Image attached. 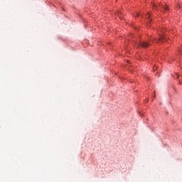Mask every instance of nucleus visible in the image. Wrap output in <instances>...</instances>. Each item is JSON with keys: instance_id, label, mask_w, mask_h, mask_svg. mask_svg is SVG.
<instances>
[{"instance_id": "1", "label": "nucleus", "mask_w": 182, "mask_h": 182, "mask_svg": "<svg viewBox=\"0 0 182 182\" xmlns=\"http://www.w3.org/2000/svg\"><path fill=\"white\" fill-rule=\"evenodd\" d=\"M150 43L147 42V41H144L142 43H140L138 44V46H141V48H147L148 46H150Z\"/></svg>"}, {"instance_id": "3", "label": "nucleus", "mask_w": 182, "mask_h": 182, "mask_svg": "<svg viewBox=\"0 0 182 182\" xmlns=\"http://www.w3.org/2000/svg\"><path fill=\"white\" fill-rule=\"evenodd\" d=\"M146 18L148 20V23H151V18H151V14L150 13L146 14Z\"/></svg>"}, {"instance_id": "4", "label": "nucleus", "mask_w": 182, "mask_h": 182, "mask_svg": "<svg viewBox=\"0 0 182 182\" xmlns=\"http://www.w3.org/2000/svg\"><path fill=\"white\" fill-rule=\"evenodd\" d=\"M166 38L164 37H163L162 36H160V38H159V40H155L156 42H163L164 41H165Z\"/></svg>"}, {"instance_id": "5", "label": "nucleus", "mask_w": 182, "mask_h": 182, "mask_svg": "<svg viewBox=\"0 0 182 182\" xmlns=\"http://www.w3.org/2000/svg\"><path fill=\"white\" fill-rule=\"evenodd\" d=\"M161 32L162 33H164L166 32V28H163L162 30H161Z\"/></svg>"}, {"instance_id": "7", "label": "nucleus", "mask_w": 182, "mask_h": 182, "mask_svg": "<svg viewBox=\"0 0 182 182\" xmlns=\"http://www.w3.org/2000/svg\"><path fill=\"white\" fill-rule=\"evenodd\" d=\"M139 14H136V16H139Z\"/></svg>"}, {"instance_id": "2", "label": "nucleus", "mask_w": 182, "mask_h": 182, "mask_svg": "<svg viewBox=\"0 0 182 182\" xmlns=\"http://www.w3.org/2000/svg\"><path fill=\"white\" fill-rule=\"evenodd\" d=\"M158 9H160L161 11V9H164V11H168V6L164 5H159Z\"/></svg>"}, {"instance_id": "6", "label": "nucleus", "mask_w": 182, "mask_h": 182, "mask_svg": "<svg viewBox=\"0 0 182 182\" xmlns=\"http://www.w3.org/2000/svg\"><path fill=\"white\" fill-rule=\"evenodd\" d=\"M155 8H157V6L156 5H154Z\"/></svg>"}, {"instance_id": "8", "label": "nucleus", "mask_w": 182, "mask_h": 182, "mask_svg": "<svg viewBox=\"0 0 182 182\" xmlns=\"http://www.w3.org/2000/svg\"><path fill=\"white\" fill-rule=\"evenodd\" d=\"M150 41H153V39H151Z\"/></svg>"}]
</instances>
